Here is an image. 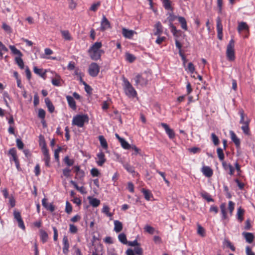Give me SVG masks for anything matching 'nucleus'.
Returning <instances> with one entry per match:
<instances>
[{"label": "nucleus", "instance_id": "obj_23", "mask_svg": "<svg viewBox=\"0 0 255 255\" xmlns=\"http://www.w3.org/2000/svg\"><path fill=\"white\" fill-rule=\"evenodd\" d=\"M221 212L222 214V219L223 220L228 219V216L226 212V205L225 203H222L220 205Z\"/></svg>", "mask_w": 255, "mask_h": 255}, {"label": "nucleus", "instance_id": "obj_21", "mask_svg": "<svg viewBox=\"0 0 255 255\" xmlns=\"http://www.w3.org/2000/svg\"><path fill=\"white\" fill-rule=\"evenodd\" d=\"M114 231L116 233L120 232L123 228V224L122 222L118 220H115L114 222Z\"/></svg>", "mask_w": 255, "mask_h": 255}, {"label": "nucleus", "instance_id": "obj_52", "mask_svg": "<svg viewBox=\"0 0 255 255\" xmlns=\"http://www.w3.org/2000/svg\"><path fill=\"white\" fill-rule=\"evenodd\" d=\"M41 149H42V151L44 156H46L49 155V152H48V150L47 148V147H46V144L44 142H43V143Z\"/></svg>", "mask_w": 255, "mask_h": 255}, {"label": "nucleus", "instance_id": "obj_20", "mask_svg": "<svg viewBox=\"0 0 255 255\" xmlns=\"http://www.w3.org/2000/svg\"><path fill=\"white\" fill-rule=\"evenodd\" d=\"M243 235L244 237V238L246 239V241L248 243H252L254 239V235L252 233H248V232H243Z\"/></svg>", "mask_w": 255, "mask_h": 255}, {"label": "nucleus", "instance_id": "obj_12", "mask_svg": "<svg viewBox=\"0 0 255 255\" xmlns=\"http://www.w3.org/2000/svg\"><path fill=\"white\" fill-rule=\"evenodd\" d=\"M239 115L240 116V123L241 124H244L246 123H250V121L248 118L247 116L245 114L244 111L243 109H240L238 112Z\"/></svg>", "mask_w": 255, "mask_h": 255}, {"label": "nucleus", "instance_id": "obj_63", "mask_svg": "<svg viewBox=\"0 0 255 255\" xmlns=\"http://www.w3.org/2000/svg\"><path fill=\"white\" fill-rule=\"evenodd\" d=\"M158 37L155 41L156 43L158 44H160L163 41L165 40L166 38L164 36H160L157 35Z\"/></svg>", "mask_w": 255, "mask_h": 255}, {"label": "nucleus", "instance_id": "obj_33", "mask_svg": "<svg viewBox=\"0 0 255 255\" xmlns=\"http://www.w3.org/2000/svg\"><path fill=\"white\" fill-rule=\"evenodd\" d=\"M124 167L125 168L126 170L132 174H135V171H134V168L133 166L130 165V164L128 163H125L123 165Z\"/></svg>", "mask_w": 255, "mask_h": 255}, {"label": "nucleus", "instance_id": "obj_46", "mask_svg": "<svg viewBox=\"0 0 255 255\" xmlns=\"http://www.w3.org/2000/svg\"><path fill=\"white\" fill-rule=\"evenodd\" d=\"M185 70L192 74L194 72L195 69L193 64L191 62H190L188 63V66L185 68Z\"/></svg>", "mask_w": 255, "mask_h": 255}, {"label": "nucleus", "instance_id": "obj_54", "mask_svg": "<svg viewBox=\"0 0 255 255\" xmlns=\"http://www.w3.org/2000/svg\"><path fill=\"white\" fill-rule=\"evenodd\" d=\"M235 203L231 201H230L229 202V206H228V209L229 210V212H230V214L231 215H232V213H233V212L234 210V208H235Z\"/></svg>", "mask_w": 255, "mask_h": 255}, {"label": "nucleus", "instance_id": "obj_31", "mask_svg": "<svg viewBox=\"0 0 255 255\" xmlns=\"http://www.w3.org/2000/svg\"><path fill=\"white\" fill-rule=\"evenodd\" d=\"M9 48L13 54L17 55L18 56V57L22 56V53L20 51L17 49L14 46L9 45Z\"/></svg>", "mask_w": 255, "mask_h": 255}, {"label": "nucleus", "instance_id": "obj_42", "mask_svg": "<svg viewBox=\"0 0 255 255\" xmlns=\"http://www.w3.org/2000/svg\"><path fill=\"white\" fill-rule=\"evenodd\" d=\"M101 5V2L100 1H98L97 2L93 3L91 7H90V10L93 11H96L99 6Z\"/></svg>", "mask_w": 255, "mask_h": 255}, {"label": "nucleus", "instance_id": "obj_9", "mask_svg": "<svg viewBox=\"0 0 255 255\" xmlns=\"http://www.w3.org/2000/svg\"><path fill=\"white\" fill-rule=\"evenodd\" d=\"M62 244H63V253L67 255L69 252V247L70 245L68 241V237L66 236H64L62 239Z\"/></svg>", "mask_w": 255, "mask_h": 255}, {"label": "nucleus", "instance_id": "obj_35", "mask_svg": "<svg viewBox=\"0 0 255 255\" xmlns=\"http://www.w3.org/2000/svg\"><path fill=\"white\" fill-rule=\"evenodd\" d=\"M216 21L217 33L223 32V25L222 24L221 19L220 18V17H218Z\"/></svg>", "mask_w": 255, "mask_h": 255}, {"label": "nucleus", "instance_id": "obj_44", "mask_svg": "<svg viewBox=\"0 0 255 255\" xmlns=\"http://www.w3.org/2000/svg\"><path fill=\"white\" fill-rule=\"evenodd\" d=\"M197 233L202 237L205 235V229L199 224L197 225Z\"/></svg>", "mask_w": 255, "mask_h": 255}, {"label": "nucleus", "instance_id": "obj_55", "mask_svg": "<svg viewBox=\"0 0 255 255\" xmlns=\"http://www.w3.org/2000/svg\"><path fill=\"white\" fill-rule=\"evenodd\" d=\"M72 210V207L70 203L67 201L66 203L65 211L67 213L70 214Z\"/></svg>", "mask_w": 255, "mask_h": 255}, {"label": "nucleus", "instance_id": "obj_10", "mask_svg": "<svg viewBox=\"0 0 255 255\" xmlns=\"http://www.w3.org/2000/svg\"><path fill=\"white\" fill-rule=\"evenodd\" d=\"M161 126L164 128L166 134L170 139H173L175 137V133L173 130L170 128L168 125L165 123H161Z\"/></svg>", "mask_w": 255, "mask_h": 255}, {"label": "nucleus", "instance_id": "obj_25", "mask_svg": "<svg viewBox=\"0 0 255 255\" xmlns=\"http://www.w3.org/2000/svg\"><path fill=\"white\" fill-rule=\"evenodd\" d=\"M99 140L100 141V144H101V146L104 149H107L108 147V143H107L106 139L105 138L104 136L100 135L99 136Z\"/></svg>", "mask_w": 255, "mask_h": 255}, {"label": "nucleus", "instance_id": "obj_47", "mask_svg": "<svg viewBox=\"0 0 255 255\" xmlns=\"http://www.w3.org/2000/svg\"><path fill=\"white\" fill-rule=\"evenodd\" d=\"M33 71L35 74L40 76L42 77H43L44 75L45 74V72H43L42 69H39L36 67H34Z\"/></svg>", "mask_w": 255, "mask_h": 255}, {"label": "nucleus", "instance_id": "obj_50", "mask_svg": "<svg viewBox=\"0 0 255 255\" xmlns=\"http://www.w3.org/2000/svg\"><path fill=\"white\" fill-rule=\"evenodd\" d=\"M211 137L213 142L215 145H217L219 143V140L218 137L214 133L211 134Z\"/></svg>", "mask_w": 255, "mask_h": 255}, {"label": "nucleus", "instance_id": "obj_53", "mask_svg": "<svg viewBox=\"0 0 255 255\" xmlns=\"http://www.w3.org/2000/svg\"><path fill=\"white\" fill-rule=\"evenodd\" d=\"M172 11H171V12H168L167 13V15H168L167 19L169 20L170 23H172V21H173L176 18V16L175 15H174V14Z\"/></svg>", "mask_w": 255, "mask_h": 255}, {"label": "nucleus", "instance_id": "obj_56", "mask_svg": "<svg viewBox=\"0 0 255 255\" xmlns=\"http://www.w3.org/2000/svg\"><path fill=\"white\" fill-rule=\"evenodd\" d=\"M63 171V174L64 176L68 177L70 176V173L71 171V170L69 169V168H64L62 170Z\"/></svg>", "mask_w": 255, "mask_h": 255}, {"label": "nucleus", "instance_id": "obj_60", "mask_svg": "<svg viewBox=\"0 0 255 255\" xmlns=\"http://www.w3.org/2000/svg\"><path fill=\"white\" fill-rule=\"evenodd\" d=\"M85 176V172L82 170L80 171H79L77 174H76V177L79 178L80 180L83 179L84 177Z\"/></svg>", "mask_w": 255, "mask_h": 255}, {"label": "nucleus", "instance_id": "obj_13", "mask_svg": "<svg viewBox=\"0 0 255 255\" xmlns=\"http://www.w3.org/2000/svg\"><path fill=\"white\" fill-rule=\"evenodd\" d=\"M110 27V23L105 15L103 16L101 22V30L104 31Z\"/></svg>", "mask_w": 255, "mask_h": 255}, {"label": "nucleus", "instance_id": "obj_39", "mask_svg": "<svg viewBox=\"0 0 255 255\" xmlns=\"http://www.w3.org/2000/svg\"><path fill=\"white\" fill-rule=\"evenodd\" d=\"M217 153L220 160L222 162L224 161V154L223 153V149L221 148H218L217 149Z\"/></svg>", "mask_w": 255, "mask_h": 255}, {"label": "nucleus", "instance_id": "obj_17", "mask_svg": "<svg viewBox=\"0 0 255 255\" xmlns=\"http://www.w3.org/2000/svg\"><path fill=\"white\" fill-rule=\"evenodd\" d=\"M66 99L69 106L73 110H76V103L73 98L70 96H67Z\"/></svg>", "mask_w": 255, "mask_h": 255}, {"label": "nucleus", "instance_id": "obj_48", "mask_svg": "<svg viewBox=\"0 0 255 255\" xmlns=\"http://www.w3.org/2000/svg\"><path fill=\"white\" fill-rule=\"evenodd\" d=\"M202 197L208 202L213 201V199L211 197L210 195L207 192H203L201 194Z\"/></svg>", "mask_w": 255, "mask_h": 255}, {"label": "nucleus", "instance_id": "obj_15", "mask_svg": "<svg viewBox=\"0 0 255 255\" xmlns=\"http://www.w3.org/2000/svg\"><path fill=\"white\" fill-rule=\"evenodd\" d=\"M42 205L45 209L50 211L51 212L55 210L54 206L51 203L48 204L47 202V199L45 198L42 200Z\"/></svg>", "mask_w": 255, "mask_h": 255}, {"label": "nucleus", "instance_id": "obj_7", "mask_svg": "<svg viewBox=\"0 0 255 255\" xmlns=\"http://www.w3.org/2000/svg\"><path fill=\"white\" fill-rule=\"evenodd\" d=\"M13 216L14 219L17 221L18 223V227L23 230L25 229V226L22 221L20 212L16 210H14Z\"/></svg>", "mask_w": 255, "mask_h": 255}, {"label": "nucleus", "instance_id": "obj_19", "mask_svg": "<svg viewBox=\"0 0 255 255\" xmlns=\"http://www.w3.org/2000/svg\"><path fill=\"white\" fill-rule=\"evenodd\" d=\"M222 165L225 170H229V174L230 175H233L234 174L235 169L230 164H227L225 161H223Z\"/></svg>", "mask_w": 255, "mask_h": 255}, {"label": "nucleus", "instance_id": "obj_16", "mask_svg": "<svg viewBox=\"0 0 255 255\" xmlns=\"http://www.w3.org/2000/svg\"><path fill=\"white\" fill-rule=\"evenodd\" d=\"M201 171L203 174L207 177H210L213 175V171L212 169L209 167L204 166L202 168Z\"/></svg>", "mask_w": 255, "mask_h": 255}, {"label": "nucleus", "instance_id": "obj_37", "mask_svg": "<svg viewBox=\"0 0 255 255\" xmlns=\"http://www.w3.org/2000/svg\"><path fill=\"white\" fill-rule=\"evenodd\" d=\"M119 240L123 244L126 245L128 243L126 236L124 233H121L118 236Z\"/></svg>", "mask_w": 255, "mask_h": 255}, {"label": "nucleus", "instance_id": "obj_4", "mask_svg": "<svg viewBox=\"0 0 255 255\" xmlns=\"http://www.w3.org/2000/svg\"><path fill=\"white\" fill-rule=\"evenodd\" d=\"M226 56L229 61H233L235 59V41L231 39L227 46Z\"/></svg>", "mask_w": 255, "mask_h": 255}, {"label": "nucleus", "instance_id": "obj_8", "mask_svg": "<svg viewBox=\"0 0 255 255\" xmlns=\"http://www.w3.org/2000/svg\"><path fill=\"white\" fill-rule=\"evenodd\" d=\"M238 31L239 33H241L242 31H245L247 32V34L244 36L245 38H247L248 37V33L249 31V27L248 24L245 22H240L238 23Z\"/></svg>", "mask_w": 255, "mask_h": 255}, {"label": "nucleus", "instance_id": "obj_36", "mask_svg": "<svg viewBox=\"0 0 255 255\" xmlns=\"http://www.w3.org/2000/svg\"><path fill=\"white\" fill-rule=\"evenodd\" d=\"M142 192L143 193L144 197L146 200L148 201L152 197V194L149 190L142 189Z\"/></svg>", "mask_w": 255, "mask_h": 255}, {"label": "nucleus", "instance_id": "obj_26", "mask_svg": "<svg viewBox=\"0 0 255 255\" xmlns=\"http://www.w3.org/2000/svg\"><path fill=\"white\" fill-rule=\"evenodd\" d=\"M178 19L180 23L181 24V27L185 30H187V22L185 18L182 16H178Z\"/></svg>", "mask_w": 255, "mask_h": 255}, {"label": "nucleus", "instance_id": "obj_59", "mask_svg": "<svg viewBox=\"0 0 255 255\" xmlns=\"http://www.w3.org/2000/svg\"><path fill=\"white\" fill-rule=\"evenodd\" d=\"M9 199V203L10 204L11 207H13L15 205V201L14 198V197L12 195H10L8 197Z\"/></svg>", "mask_w": 255, "mask_h": 255}, {"label": "nucleus", "instance_id": "obj_6", "mask_svg": "<svg viewBox=\"0 0 255 255\" xmlns=\"http://www.w3.org/2000/svg\"><path fill=\"white\" fill-rule=\"evenodd\" d=\"M100 71V66L95 62L92 63L89 67L88 72L92 77H96Z\"/></svg>", "mask_w": 255, "mask_h": 255}, {"label": "nucleus", "instance_id": "obj_3", "mask_svg": "<svg viewBox=\"0 0 255 255\" xmlns=\"http://www.w3.org/2000/svg\"><path fill=\"white\" fill-rule=\"evenodd\" d=\"M123 82L124 89L126 95L130 98L135 97L137 95V93L131 84L125 78L124 79Z\"/></svg>", "mask_w": 255, "mask_h": 255}, {"label": "nucleus", "instance_id": "obj_62", "mask_svg": "<svg viewBox=\"0 0 255 255\" xmlns=\"http://www.w3.org/2000/svg\"><path fill=\"white\" fill-rule=\"evenodd\" d=\"M2 27L4 30L8 33H10L11 32V29L10 27L5 23L2 24Z\"/></svg>", "mask_w": 255, "mask_h": 255}, {"label": "nucleus", "instance_id": "obj_32", "mask_svg": "<svg viewBox=\"0 0 255 255\" xmlns=\"http://www.w3.org/2000/svg\"><path fill=\"white\" fill-rule=\"evenodd\" d=\"M61 34H62L63 38L65 40L70 41L72 40V38L68 31L62 30V31H61Z\"/></svg>", "mask_w": 255, "mask_h": 255}, {"label": "nucleus", "instance_id": "obj_49", "mask_svg": "<svg viewBox=\"0 0 255 255\" xmlns=\"http://www.w3.org/2000/svg\"><path fill=\"white\" fill-rule=\"evenodd\" d=\"M64 161L65 163L69 166L73 165L74 162V160L72 159H70L68 156H66L64 158Z\"/></svg>", "mask_w": 255, "mask_h": 255}, {"label": "nucleus", "instance_id": "obj_11", "mask_svg": "<svg viewBox=\"0 0 255 255\" xmlns=\"http://www.w3.org/2000/svg\"><path fill=\"white\" fill-rule=\"evenodd\" d=\"M122 34L123 36L128 39H131L136 32L132 30H129L126 28L122 29Z\"/></svg>", "mask_w": 255, "mask_h": 255}, {"label": "nucleus", "instance_id": "obj_2", "mask_svg": "<svg viewBox=\"0 0 255 255\" xmlns=\"http://www.w3.org/2000/svg\"><path fill=\"white\" fill-rule=\"evenodd\" d=\"M89 121V117L87 115L79 114L73 117L72 124L79 128H82L85 123Z\"/></svg>", "mask_w": 255, "mask_h": 255}, {"label": "nucleus", "instance_id": "obj_41", "mask_svg": "<svg viewBox=\"0 0 255 255\" xmlns=\"http://www.w3.org/2000/svg\"><path fill=\"white\" fill-rule=\"evenodd\" d=\"M120 142L122 147L125 149H129L131 147V145L124 138Z\"/></svg>", "mask_w": 255, "mask_h": 255}, {"label": "nucleus", "instance_id": "obj_40", "mask_svg": "<svg viewBox=\"0 0 255 255\" xmlns=\"http://www.w3.org/2000/svg\"><path fill=\"white\" fill-rule=\"evenodd\" d=\"M126 60L130 63L133 62L136 59L135 57L129 53H126Z\"/></svg>", "mask_w": 255, "mask_h": 255}, {"label": "nucleus", "instance_id": "obj_18", "mask_svg": "<svg viewBox=\"0 0 255 255\" xmlns=\"http://www.w3.org/2000/svg\"><path fill=\"white\" fill-rule=\"evenodd\" d=\"M230 134L231 136V138L232 140L234 142V143L236 144L237 146H238L240 144V139L237 136L235 133L232 131H230Z\"/></svg>", "mask_w": 255, "mask_h": 255}, {"label": "nucleus", "instance_id": "obj_51", "mask_svg": "<svg viewBox=\"0 0 255 255\" xmlns=\"http://www.w3.org/2000/svg\"><path fill=\"white\" fill-rule=\"evenodd\" d=\"M144 229L145 232L150 234H153L154 233V229L149 225H146L144 227Z\"/></svg>", "mask_w": 255, "mask_h": 255}, {"label": "nucleus", "instance_id": "obj_61", "mask_svg": "<svg viewBox=\"0 0 255 255\" xmlns=\"http://www.w3.org/2000/svg\"><path fill=\"white\" fill-rule=\"evenodd\" d=\"M38 117L40 119H44L45 116V112L44 110L40 109L38 110Z\"/></svg>", "mask_w": 255, "mask_h": 255}, {"label": "nucleus", "instance_id": "obj_64", "mask_svg": "<svg viewBox=\"0 0 255 255\" xmlns=\"http://www.w3.org/2000/svg\"><path fill=\"white\" fill-rule=\"evenodd\" d=\"M76 3L73 0L69 1V7L71 9H74L76 6Z\"/></svg>", "mask_w": 255, "mask_h": 255}, {"label": "nucleus", "instance_id": "obj_38", "mask_svg": "<svg viewBox=\"0 0 255 255\" xmlns=\"http://www.w3.org/2000/svg\"><path fill=\"white\" fill-rule=\"evenodd\" d=\"M250 123H246V124H243L241 127V128L243 131L244 133L246 134H249L250 129H249V125Z\"/></svg>", "mask_w": 255, "mask_h": 255}, {"label": "nucleus", "instance_id": "obj_29", "mask_svg": "<svg viewBox=\"0 0 255 255\" xmlns=\"http://www.w3.org/2000/svg\"><path fill=\"white\" fill-rule=\"evenodd\" d=\"M52 84L56 86H59L61 85V78L59 75L56 74L55 77L53 78L51 80Z\"/></svg>", "mask_w": 255, "mask_h": 255}, {"label": "nucleus", "instance_id": "obj_14", "mask_svg": "<svg viewBox=\"0 0 255 255\" xmlns=\"http://www.w3.org/2000/svg\"><path fill=\"white\" fill-rule=\"evenodd\" d=\"M97 163L99 166H102L106 161L104 153L102 151L99 152L97 155Z\"/></svg>", "mask_w": 255, "mask_h": 255}, {"label": "nucleus", "instance_id": "obj_57", "mask_svg": "<svg viewBox=\"0 0 255 255\" xmlns=\"http://www.w3.org/2000/svg\"><path fill=\"white\" fill-rule=\"evenodd\" d=\"M77 228L73 224H70L69 225V232L72 234H75L77 232Z\"/></svg>", "mask_w": 255, "mask_h": 255}, {"label": "nucleus", "instance_id": "obj_45", "mask_svg": "<svg viewBox=\"0 0 255 255\" xmlns=\"http://www.w3.org/2000/svg\"><path fill=\"white\" fill-rule=\"evenodd\" d=\"M102 212L109 217L113 216V214L110 212V208L108 206H104L103 207Z\"/></svg>", "mask_w": 255, "mask_h": 255}, {"label": "nucleus", "instance_id": "obj_43", "mask_svg": "<svg viewBox=\"0 0 255 255\" xmlns=\"http://www.w3.org/2000/svg\"><path fill=\"white\" fill-rule=\"evenodd\" d=\"M15 61L21 69L24 68V63L21 57H16L15 58Z\"/></svg>", "mask_w": 255, "mask_h": 255}, {"label": "nucleus", "instance_id": "obj_24", "mask_svg": "<svg viewBox=\"0 0 255 255\" xmlns=\"http://www.w3.org/2000/svg\"><path fill=\"white\" fill-rule=\"evenodd\" d=\"M156 29L154 35H160L163 32V27L160 22H157L155 25Z\"/></svg>", "mask_w": 255, "mask_h": 255}, {"label": "nucleus", "instance_id": "obj_22", "mask_svg": "<svg viewBox=\"0 0 255 255\" xmlns=\"http://www.w3.org/2000/svg\"><path fill=\"white\" fill-rule=\"evenodd\" d=\"M8 153L11 156V158H10V161H13L15 162L18 161L16 155V151L14 148L10 149Z\"/></svg>", "mask_w": 255, "mask_h": 255}, {"label": "nucleus", "instance_id": "obj_34", "mask_svg": "<svg viewBox=\"0 0 255 255\" xmlns=\"http://www.w3.org/2000/svg\"><path fill=\"white\" fill-rule=\"evenodd\" d=\"M244 214V210L242 209L241 207L238 209L237 211V218L238 220L240 222H242L244 218L243 215Z\"/></svg>", "mask_w": 255, "mask_h": 255}, {"label": "nucleus", "instance_id": "obj_27", "mask_svg": "<svg viewBox=\"0 0 255 255\" xmlns=\"http://www.w3.org/2000/svg\"><path fill=\"white\" fill-rule=\"evenodd\" d=\"M88 199L89 200L90 205L94 207H98L100 203V201L97 198L89 197Z\"/></svg>", "mask_w": 255, "mask_h": 255}, {"label": "nucleus", "instance_id": "obj_58", "mask_svg": "<svg viewBox=\"0 0 255 255\" xmlns=\"http://www.w3.org/2000/svg\"><path fill=\"white\" fill-rule=\"evenodd\" d=\"M91 174L94 177H97L99 175L100 172L97 168H92L91 170Z\"/></svg>", "mask_w": 255, "mask_h": 255}, {"label": "nucleus", "instance_id": "obj_30", "mask_svg": "<svg viewBox=\"0 0 255 255\" xmlns=\"http://www.w3.org/2000/svg\"><path fill=\"white\" fill-rule=\"evenodd\" d=\"M40 232V239L42 241V242L44 243L47 242L48 239V234L44 230L41 229L39 231Z\"/></svg>", "mask_w": 255, "mask_h": 255}, {"label": "nucleus", "instance_id": "obj_1", "mask_svg": "<svg viewBox=\"0 0 255 255\" xmlns=\"http://www.w3.org/2000/svg\"><path fill=\"white\" fill-rule=\"evenodd\" d=\"M102 43L101 42H96L92 44L88 50L90 57L93 60H98L101 57L102 54L105 53L102 49Z\"/></svg>", "mask_w": 255, "mask_h": 255}, {"label": "nucleus", "instance_id": "obj_5", "mask_svg": "<svg viewBox=\"0 0 255 255\" xmlns=\"http://www.w3.org/2000/svg\"><path fill=\"white\" fill-rule=\"evenodd\" d=\"M135 85L141 86L142 87L145 86L148 83L147 74L146 73L137 74L134 78Z\"/></svg>", "mask_w": 255, "mask_h": 255}, {"label": "nucleus", "instance_id": "obj_28", "mask_svg": "<svg viewBox=\"0 0 255 255\" xmlns=\"http://www.w3.org/2000/svg\"><path fill=\"white\" fill-rule=\"evenodd\" d=\"M161 0L162 2L163 6H164V7L165 8V9L170 10V11H172V7L171 6V1L170 0Z\"/></svg>", "mask_w": 255, "mask_h": 255}]
</instances>
